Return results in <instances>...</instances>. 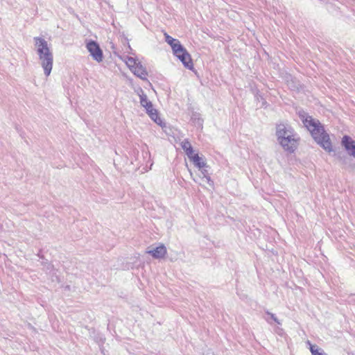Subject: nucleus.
I'll list each match as a JSON object with an SVG mask.
<instances>
[{"instance_id": "nucleus-1", "label": "nucleus", "mask_w": 355, "mask_h": 355, "mask_svg": "<svg viewBox=\"0 0 355 355\" xmlns=\"http://www.w3.org/2000/svg\"><path fill=\"white\" fill-rule=\"evenodd\" d=\"M298 114L304 126L310 131L314 140L327 152H332L334 150L329 135L325 132L320 121L312 118L304 111H299Z\"/></svg>"}, {"instance_id": "nucleus-2", "label": "nucleus", "mask_w": 355, "mask_h": 355, "mask_svg": "<svg viewBox=\"0 0 355 355\" xmlns=\"http://www.w3.org/2000/svg\"><path fill=\"white\" fill-rule=\"evenodd\" d=\"M38 62L43 69L44 75L50 76L53 65V53L46 40L40 37L33 38Z\"/></svg>"}, {"instance_id": "nucleus-3", "label": "nucleus", "mask_w": 355, "mask_h": 355, "mask_svg": "<svg viewBox=\"0 0 355 355\" xmlns=\"http://www.w3.org/2000/svg\"><path fill=\"white\" fill-rule=\"evenodd\" d=\"M276 136L278 143L285 151L292 153L297 149L300 138L288 123L277 125Z\"/></svg>"}, {"instance_id": "nucleus-4", "label": "nucleus", "mask_w": 355, "mask_h": 355, "mask_svg": "<svg viewBox=\"0 0 355 355\" xmlns=\"http://www.w3.org/2000/svg\"><path fill=\"white\" fill-rule=\"evenodd\" d=\"M137 93L139 96L141 105L145 108L148 116L156 123L161 125L162 120L158 116L157 110L153 107L152 102L148 100L146 94H144L141 89H139Z\"/></svg>"}, {"instance_id": "nucleus-5", "label": "nucleus", "mask_w": 355, "mask_h": 355, "mask_svg": "<svg viewBox=\"0 0 355 355\" xmlns=\"http://www.w3.org/2000/svg\"><path fill=\"white\" fill-rule=\"evenodd\" d=\"M87 49L94 60L101 62L103 60V51L99 45L94 41H90L87 44Z\"/></svg>"}, {"instance_id": "nucleus-6", "label": "nucleus", "mask_w": 355, "mask_h": 355, "mask_svg": "<svg viewBox=\"0 0 355 355\" xmlns=\"http://www.w3.org/2000/svg\"><path fill=\"white\" fill-rule=\"evenodd\" d=\"M198 169L200 171L198 178L201 180L202 182H199L198 179L194 178L193 175V173L189 170V173H190V175H191V178L193 179V180L196 182L199 183L200 185H203L202 182H206L209 186H210L211 187H213L214 182L211 179V177L208 173L207 168H198Z\"/></svg>"}, {"instance_id": "nucleus-7", "label": "nucleus", "mask_w": 355, "mask_h": 355, "mask_svg": "<svg viewBox=\"0 0 355 355\" xmlns=\"http://www.w3.org/2000/svg\"><path fill=\"white\" fill-rule=\"evenodd\" d=\"M341 145L347 154L355 159V141L349 136L345 135L342 138Z\"/></svg>"}, {"instance_id": "nucleus-8", "label": "nucleus", "mask_w": 355, "mask_h": 355, "mask_svg": "<svg viewBox=\"0 0 355 355\" xmlns=\"http://www.w3.org/2000/svg\"><path fill=\"white\" fill-rule=\"evenodd\" d=\"M146 253L150 254L155 259H162L166 254L167 250L163 244H161L155 248H148Z\"/></svg>"}, {"instance_id": "nucleus-9", "label": "nucleus", "mask_w": 355, "mask_h": 355, "mask_svg": "<svg viewBox=\"0 0 355 355\" xmlns=\"http://www.w3.org/2000/svg\"><path fill=\"white\" fill-rule=\"evenodd\" d=\"M175 55L178 58L186 68L189 69H193V64L191 55L186 49L182 51L180 54H175Z\"/></svg>"}, {"instance_id": "nucleus-10", "label": "nucleus", "mask_w": 355, "mask_h": 355, "mask_svg": "<svg viewBox=\"0 0 355 355\" xmlns=\"http://www.w3.org/2000/svg\"><path fill=\"white\" fill-rule=\"evenodd\" d=\"M135 76L143 80L146 79L147 72L145 68L139 62L138 64L131 71Z\"/></svg>"}, {"instance_id": "nucleus-11", "label": "nucleus", "mask_w": 355, "mask_h": 355, "mask_svg": "<svg viewBox=\"0 0 355 355\" xmlns=\"http://www.w3.org/2000/svg\"><path fill=\"white\" fill-rule=\"evenodd\" d=\"M191 162L193 163L195 166H196L198 168H207L208 166L205 161L204 160L202 157H200L198 154L196 153V155L193 157V159Z\"/></svg>"}, {"instance_id": "nucleus-12", "label": "nucleus", "mask_w": 355, "mask_h": 355, "mask_svg": "<svg viewBox=\"0 0 355 355\" xmlns=\"http://www.w3.org/2000/svg\"><path fill=\"white\" fill-rule=\"evenodd\" d=\"M306 344L309 346V349L312 355H327L323 350L318 348L315 345H312L310 341H307Z\"/></svg>"}, {"instance_id": "nucleus-13", "label": "nucleus", "mask_w": 355, "mask_h": 355, "mask_svg": "<svg viewBox=\"0 0 355 355\" xmlns=\"http://www.w3.org/2000/svg\"><path fill=\"white\" fill-rule=\"evenodd\" d=\"M125 63L129 69L132 71L138 64L139 62H137L135 58L132 57H128L125 60Z\"/></svg>"}, {"instance_id": "nucleus-14", "label": "nucleus", "mask_w": 355, "mask_h": 355, "mask_svg": "<svg viewBox=\"0 0 355 355\" xmlns=\"http://www.w3.org/2000/svg\"><path fill=\"white\" fill-rule=\"evenodd\" d=\"M185 49H184L182 46V45L180 44V41L178 42H177L176 44H175L174 46H173V48H172L174 55L180 54L181 52H182V51H184Z\"/></svg>"}, {"instance_id": "nucleus-15", "label": "nucleus", "mask_w": 355, "mask_h": 355, "mask_svg": "<svg viewBox=\"0 0 355 355\" xmlns=\"http://www.w3.org/2000/svg\"><path fill=\"white\" fill-rule=\"evenodd\" d=\"M181 147L185 153L193 148L191 144L187 139H184L181 142Z\"/></svg>"}, {"instance_id": "nucleus-16", "label": "nucleus", "mask_w": 355, "mask_h": 355, "mask_svg": "<svg viewBox=\"0 0 355 355\" xmlns=\"http://www.w3.org/2000/svg\"><path fill=\"white\" fill-rule=\"evenodd\" d=\"M185 153L187 154V155L188 156L189 159L191 161L193 159V157L196 155V154L194 153V150H193V148H191V150L187 151Z\"/></svg>"}, {"instance_id": "nucleus-17", "label": "nucleus", "mask_w": 355, "mask_h": 355, "mask_svg": "<svg viewBox=\"0 0 355 355\" xmlns=\"http://www.w3.org/2000/svg\"><path fill=\"white\" fill-rule=\"evenodd\" d=\"M266 314L268 316L267 318V320H269L270 318V319L273 320L275 322H278L277 318V317L274 314H272L271 313H269V312H267Z\"/></svg>"}, {"instance_id": "nucleus-18", "label": "nucleus", "mask_w": 355, "mask_h": 355, "mask_svg": "<svg viewBox=\"0 0 355 355\" xmlns=\"http://www.w3.org/2000/svg\"><path fill=\"white\" fill-rule=\"evenodd\" d=\"M164 37H165V41L168 44H169V42H172L174 40V38H173L172 37L168 35L166 33H164Z\"/></svg>"}, {"instance_id": "nucleus-19", "label": "nucleus", "mask_w": 355, "mask_h": 355, "mask_svg": "<svg viewBox=\"0 0 355 355\" xmlns=\"http://www.w3.org/2000/svg\"><path fill=\"white\" fill-rule=\"evenodd\" d=\"M178 42H179L178 40L174 39L172 42H169L168 44L171 46V48H173V46H174V45L176 44V43Z\"/></svg>"}, {"instance_id": "nucleus-20", "label": "nucleus", "mask_w": 355, "mask_h": 355, "mask_svg": "<svg viewBox=\"0 0 355 355\" xmlns=\"http://www.w3.org/2000/svg\"><path fill=\"white\" fill-rule=\"evenodd\" d=\"M203 355H214V352L210 350V349H208L205 354H204Z\"/></svg>"}]
</instances>
